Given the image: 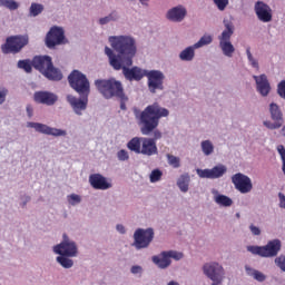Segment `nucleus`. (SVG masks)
<instances>
[{"label": "nucleus", "instance_id": "nucleus-51", "mask_svg": "<svg viewBox=\"0 0 285 285\" xmlns=\"http://www.w3.org/2000/svg\"><path fill=\"white\" fill-rule=\"evenodd\" d=\"M26 110H27L28 117H32V112H33L32 106L28 105Z\"/></svg>", "mask_w": 285, "mask_h": 285}, {"label": "nucleus", "instance_id": "nucleus-30", "mask_svg": "<svg viewBox=\"0 0 285 285\" xmlns=\"http://www.w3.org/2000/svg\"><path fill=\"white\" fill-rule=\"evenodd\" d=\"M17 66L20 70H24L28 73L32 72V68H35L30 59L19 60Z\"/></svg>", "mask_w": 285, "mask_h": 285}, {"label": "nucleus", "instance_id": "nucleus-52", "mask_svg": "<svg viewBox=\"0 0 285 285\" xmlns=\"http://www.w3.org/2000/svg\"><path fill=\"white\" fill-rule=\"evenodd\" d=\"M117 230L118 233H121L124 235V233H126V227H124V225H117Z\"/></svg>", "mask_w": 285, "mask_h": 285}, {"label": "nucleus", "instance_id": "nucleus-2", "mask_svg": "<svg viewBox=\"0 0 285 285\" xmlns=\"http://www.w3.org/2000/svg\"><path fill=\"white\" fill-rule=\"evenodd\" d=\"M109 43L115 52L118 53L117 59L125 66H132V59L137 55V46L135 39L128 36H111L109 37Z\"/></svg>", "mask_w": 285, "mask_h": 285}, {"label": "nucleus", "instance_id": "nucleus-28", "mask_svg": "<svg viewBox=\"0 0 285 285\" xmlns=\"http://www.w3.org/2000/svg\"><path fill=\"white\" fill-rule=\"evenodd\" d=\"M190 184V176L188 174L181 175L177 180V186L181 193H188V185Z\"/></svg>", "mask_w": 285, "mask_h": 285}, {"label": "nucleus", "instance_id": "nucleus-53", "mask_svg": "<svg viewBox=\"0 0 285 285\" xmlns=\"http://www.w3.org/2000/svg\"><path fill=\"white\" fill-rule=\"evenodd\" d=\"M282 161H283L282 170H283V173H284V175H285V160H282Z\"/></svg>", "mask_w": 285, "mask_h": 285}, {"label": "nucleus", "instance_id": "nucleus-41", "mask_svg": "<svg viewBox=\"0 0 285 285\" xmlns=\"http://www.w3.org/2000/svg\"><path fill=\"white\" fill-rule=\"evenodd\" d=\"M167 255L169 259H176V262H179V259H184V253L181 252L168 250Z\"/></svg>", "mask_w": 285, "mask_h": 285}, {"label": "nucleus", "instance_id": "nucleus-17", "mask_svg": "<svg viewBox=\"0 0 285 285\" xmlns=\"http://www.w3.org/2000/svg\"><path fill=\"white\" fill-rule=\"evenodd\" d=\"M232 184H234L236 190L242 193V195H246L253 190V181L250 180V177L242 173L235 174L232 177Z\"/></svg>", "mask_w": 285, "mask_h": 285}, {"label": "nucleus", "instance_id": "nucleus-34", "mask_svg": "<svg viewBox=\"0 0 285 285\" xmlns=\"http://www.w3.org/2000/svg\"><path fill=\"white\" fill-rule=\"evenodd\" d=\"M57 262L59 265L62 266V268H72L73 262L70 258H67L66 256H58Z\"/></svg>", "mask_w": 285, "mask_h": 285}, {"label": "nucleus", "instance_id": "nucleus-32", "mask_svg": "<svg viewBox=\"0 0 285 285\" xmlns=\"http://www.w3.org/2000/svg\"><path fill=\"white\" fill-rule=\"evenodd\" d=\"M200 146H202V150H203L204 155H206V156L213 155V153L215 150V146H213V142L210 140L202 141Z\"/></svg>", "mask_w": 285, "mask_h": 285}, {"label": "nucleus", "instance_id": "nucleus-8", "mask_svg": "<svg viewBox=\"0 0 285 285\" xmlns=\"http://www.w3.org/2000/svg\"><path fill=\"white\" fill-rule=\"evenodd\" d=\"M224 26L225 30L218 37L219 46L225 57H233V53L235 52V47L230 42V38L235 32V27L233 26V22L228 20H224Z\"/></svg>", "mask_w": 285, "mask_h": 285}, {"label": "nucleus", "instance_id": "nucleus-21", "mask_svg": "<svg viewBox=\"0 0 285 285\" xmlns=\"http://www.w3.org/2000/svg\"><path fill=\"white\" fill-rule=\"evenodd\" d=\"M89 184L95 190H108L112 188V184L101 174H91L89 176Z\"/></svg>", "mask_w": 285, "mask_h": 285}, {"label": "nucleus", "instance_id": "nucleus-13", "mask_svg": "<svg viewBox=\"0 0 285 285\" xmlns=\"http://www.w3.org/2000/svg\"><path fill=\"white\" fill-rule=\"evenodd\" d=\"M203 271L212 279V285H220L224 282V267L218 263H207L203 266Z\"/></svg>", "mask_w": 285, "mask_h": 285}, {"label": "nucleus", "instance_id": "nucleus-1", "mask_svg": "<svg viewBox=\"0 0 285 285\" xmlns=\"http://www.w3.org/2000/svg\"><path fill=\"white\" fill-rule=\"evenodd\" d=\"M168 115H170L168 109L163 108L157 102L148 105L142 111L134 108V116L140 128L141 135H150L154 132V138L151 139H155V141L161 139V131L157 130L159 127V119H161V117H168Z\"/></svg>", "mask_w": 285, "mask_h": 285}, {"label": "nucleus", "instance_id": "nucleus-31", "mask_svg": "<svg viewBox=\"0 0 285 285\" xmlns=\"http://www.w3.org/2000/svg\"><path fill=\"white\" fill-rule=\"evenodd\" d=\"M213 43V36L210 35H204L198 42L194 45V48H204V46H208Z\"/></svg>", "mask_w": 285, "mask_h": 285}, {"label": "nucleus", "instance_id": "nucleus-48", "mask_svg": "<svg viewBox=\"0 0 285 285\" xmlns=\"http://www.w3.org/2000/svg\"><path fill=\"white\" fill-rule=\"evenodd\" d=\"M249 229H250V233L254 235H262V229H259V227H257L255 225H250Z\"/></svg>", "mask_w": 285, "mask_h": 285}, {"label": "nucleus", "instance_id": "nucleus-33", "mask_svg": "<svg viewBox=\"0 0 285 285\" xmlns=\"http://www.w3.org/2000/svg\"><path fill=\"white\" fill-rule=\"evenodd\" d=\"M0 6L8 10H19V2L14 0H0Z\"/></svg>", "mask_w": 285, "mask_h": 285}, {"label": "nucleus", "instance_id": "nucleus-43", "mask_svg": "<svg viewBox=\"0 0 285 285\" xmlns=\"http://www.w3.org/2000/svg\"><path fill=\"white\" fill-rule=\"evenodd\" d=\"M117 157H118L119 161H128V159H130L128 151H126L125 149L119 150L117 153Z\"/></svg>", "mask_w": 285, "mask_h": 285}, {"label": "nucleus", "instance_id": "nucleus-36", "mask_svg": "<svg viewBox=\"0 0 285 285\" xmlns=\"http://www.w3.org/2000/svg\"><path fill=\"white\" fill-rule=\"evenodd\" d=\"M167 161L173 168H179L181 166V160L179 157L173 156L170 154H167Z\"/></svg>", "mask_w": 285, "mask_h": 285}, {"label": "nucleus", "instance_id": "nucleus-25", "mask_svg": "<svg viewBox=\"0 0 285 285\" xmlns=\"http://www.w3.org/2000/svg\"><path fill=\"white\" fill-rule=\"evenodd\" d=\"M187 14H188V11L186 10V7L179 4L168 10L167 19L176 23H181V21L186 19Z\"/></svg>", "mask_w": 285, "mask_h": 285}, {"label": "nucleus", "instance_id": "nucleus-37", "mask_svg": "<svg viewBox=\"0 0 285 285\" xmlns=\"http://www.w3.org/2000/svg\"><path fill=\"white\" fill-rule=\"evenodd\" d=\"M246 55L252 68H256V70H259V62L257 61V59H254L253 53L250 52V47L246 48Z\"/></svg>", "mask_w": 285, "mask_h": 285}, {"label": "nucleus", "instance_id": "nucleus-40", "mask_svg": "<svg viewBox=\"0 0 285 285\" xmlns=\"http://www.w3.org/2000/svg\"><path fill=\"white\" fill-rule=\"evenodd\" d=\"M67 199L71 206H77V204H81V196L77 194L69 195Z\"/></svg>", "mask_w": 285, "mask_h": 285}, {"label": "nucleus", "instance_id": "nucleus-38", "mask_svg": "<svg viewBox=\"0 0 285 285\" xmlns=\"http://www.w3.org/2000/svg\"><path fill=\"white\" fill-rule=\"evenodd\" d=\"M117 12H111L109 16L99 19L100 26H106V23H110V21H116Z\"/></svg>", "mask_w": 285, "mask_h": 285}, {"label": "nucleus", "instance_id": "nucleus-42", "mask_svg": "<svg viewBox=\"0 0 285 285\" xmlns=\"http://www.w3.org/2000/svg\"><path fill=\"white\" fill-rule=\"evenodd\" d=\"M215 6L220 10V12H224L226 8H228V0H213Z\"/></svg>", "mask_w": 285, "mask_h": 285}, {"label": "nucleus", "instance_id": "nucleus-24", "mask_svg": "<svg viewBox=\"0 0 285 285\" xmlns=\"http://www.w3.org/2000/svg\"><path fill=\"white\" fill-rule=\"evenodd\" d=\"M256 81V90L262 95V97H268L271 92V82H268V77L263 73L261 76H253Z\"/></svg>", "mask_w": 285, "mask_h": 285}, {"label": "nucleus", "instance_id": "nucleus-14", "mask_svg": "<svg viewBox=\"0 0 285 285\" xmlns=\"http://www.w3.org/2000/svg\"><path fill=\"white\" fill-rule=\"evenodd\" d=\"M145 77H147L148 79L147 83L149 92H153V95H155L157 90H164V79H166L164 72L159 70H146Z\"/></svg>", "mask_w": 285, "mask_h": 285}, {"label": "nucleus", "instance_id": "nucleus-19", "mask_svg": "<svg viewBox=\"0 0 285 285\" xmlns=\"http://www.w3.org/2000/svg\"><path fill=\"white\" fill-rule=\"evenodd\" d=\"M227 170L226 165H217L212 169H197L196 173L200 179H219Z\"/></svg>", "mask_w": 285, "mask_h": 285}, {"label": "nucleus", "instance_id": "nucleus-11", "mask_svg": "<svg viewBox=\"0 0 285 285\" xmlns=\"http://www.w3.org/2000/svg\"><path fill=\"white\" fill-rule=\"evenodd\" d=\"M269 115L271 120H265L263 124L265 128H268V130H278V128H282L284 126V114L282 112V109H279V106L275 102H272L269 105Z\"/></svg>", "mask_w": 285, "mask_h": 285}, {"label": "nucleus", "instance_id": "nucleus-4", "mask_svg": "<svg viewBox=\"0 0 285 285\" xmlns=\"http://www.w3.org/2000/svg\"><path fill=\"white\" fill-rule=\"evenodd\" d=\"M95 86L105 97V99H112V97L119 99L120 109L126 110V102L128 101V96H126V94L124 92V86L120 81L115 79L96 80Z\"/></svg>", "mask_w": 285, "mask_h": 285}, {"label": "nucleus", "instance_id": "nucleus-46", "mask_svg": "<svg viewBox=\"0 0 285 285\" xmlns=\"http://www.w3.org/2000/svg\"><path fill=\"white\" fill-rule=\"evenodd\" d=\"M277 266L285 272V257L281 256L275 259Z\"/></svg>", "mask_w": 285, "mask_h": 285}, {"label": "nucleus", "instance_id": "nucleus-47", "mask_svg": "<svg viewBox=\"0 0 285 285\" xmlns=\"http://www.w3.org/2000/svg\"><path fill=\"white\" fill-rule=\"evenodd\" d=\"M277 153L281 155V159L285 160V148H284V145H278L277 146Z\"/></svg>", "mask_w": 285, "mask_h": 285}, {"label": "nucleus", "instance_id": "nucleus-5", "mask_svg": "<svg viewBox=\"0 0 285 285\" xmlns=\"http://www.w3.org/2000/svg\"><path fill=\"white\" fill-rule=\"evenodd\" d=\"M32 66L35 70L40 71L50 81H61L63 79L61 70L55 68L50 56H35Z\"/></svg>", "mask_w": 285, "mask_h": 285}, {"label": "nucleus", "instance_id": "nucleus-35", "mask_svg": "<svg viewBox=\"0 0 285 285\" xmlns=\"http://www.w3.org/2000/svg\"><path fill=\"white\" fill-rule=\"evenodd\" d=\"M43 12V4H39V3H31L30 7V14L31 17H39V14H41Z\"/></svg>", "mask_w": 285, "mask_h": 285}, {"label": "nucleus", "instance_id": "nucleus-45", "mask_svg": "<svg viewBox=\"0 0 285 285\" xmlns=\"http://www.w3.org/2000/svg\"><path fill=\"white\" fill-rule=\"evenodd\" d=\"M6 97H8V89L0 87V106L6 104Z\"/></svg>", "mask_w": 285, "mask_h": 285}, {"label": "nucleus", "instance_id": "nucleus-20", "mask_svg": "<svg viewBox=\"0 0 285 285\" xmlns=\"http://www.w3.org/2000/svg\"><path fill=\"white\" fill-rule=\"evenodd\" d=\"M255 12H256L257 19L263 23H268L273 21V9H271L268 4L262 1H257L255 3Z\"/></svg>", "mask_w": 285, "mask_h": 285}, {"label": "nucleus", "instance_id": "nucleus-23", "mask_svg": "<svg viewBox=\"0 0 285 285\" xmlns=\"http://www.w3.org/2000/svg\"><path fill=\"white\" fill-rule=\"evenodd\" d=\"M81 99L76 98L75 96H67V100L70 106L73 108L76 115H81V110L88 108V96L79 95Z\"/></svg>", "mask_w": 285, "mask_h": 285}, {"label": "nucleus", "instance_id": "nucleus-3", "mask_svg": "<svg viewBox=\"0 0 285 285\" xmlns=\"http://www.w3.org/2000/svg\"><path fill=\"white\" fill-rule=\"evenodd\" d=\"M105 55L108 57L109 65L114 70H122V75L127 81H141L146 77V70L139 67L130 68V66L125 65L117 58V55H115V51L110 47H105Z\"/></svg>", "mask_w": 285, "mask_h": 285}, {"label": "nucleus", "instance_id": "nucleus-29", "mask_svg": "<svg viewBox=\"0 0 285 285\" xmlns=\"http://www.w3.org/2000/svg\"><path fill=\"white\" fill-rule=\"evenodd\" d=\"M214 200L218 206H224L225 208L233 206V199L226 195L218 194L215 196Z\"/></svg>", "mask_w": 285, "mask_h": 285}, {"label": "nucleus", "instance_id": "nucleus-50", "mask_svg": "<svg viewBox=\"0 0 285 285\" xmlns=\"http://www.w3.org/2000/svg\"><path fill=\"white\" fill-rule=\"evenodd\" d=\"M131 273L134 274V275H137L138 273H141V266H132L131 267Z\"/></svg>", "mask_w": 285, "mask_h": 285}, {"label": "nucleus", "instance_id": "nucleus-12", "mask_svg": "<svg viewBox=\"0 0 285 285\" xmlns=\"http://www.w3.org/2000/svg\"><path fill=\"white\" fill-rule=\"evenodd\" d=\"M154 238L155 232L153 228H138L134 234V246L137 248V250H141V248H148Z\"/></svg>", "mask_w": 285, "mask_h": 285}, {"label": "nucleus", "instance_id": "nucleus-15", "mask_svg": "<svg viewBox=\"0 0 285 285\" xmlns=\"http://www.w3.org/2000/svg\"><path fill=\"white\" fill-rule=\"evenodd\" d=\"M56 255L62 257H76L77 256V244L68 238V235L63 234V242L53 247Z\"/></svg>", "mask_w": 285, "mask_h": 285}, {"label": "nucleus", "instance_id": "nucleus-22", "mask_svg": "<svg viewBox=\"0 0 285 285\" xmlns=\"http://www.w3.org/2000/svg\"><path fill=\"white\" fill-rule=\"evenodd\" d=\"M36 104H42L45 106H55L57 104V95L49 91H36L33 95Z\"/></svg>", "mask_w": 285, "mask_h": 285}, {"label": "nucleus", "instance_id": "nucleus-16", "mask_svg": "<svg viewBox=\"0 0 285 285\" xmlns=\"http://www.w3.org/2000/svg\"><path fill=\"white\" fill-rule=\"evenodd\" d=\"M66 43V33L60 27H52L46 36L47 48H55Z\"/></svg>", "mask_w": 285, "mask_h": 285}, {"label": "nucleus", "instance_id": "nucleus-9", "mask_svg": "<svg viewBox=\"0 0 285 285\" xmlns=\"http://www.w3.org/2000/svg\"><path fill=\"white\" fill-rule=\"evenodd\" d=\"M281 249L282 242L279 239L271 240L265 246H247L248 253L258 255L259 257H276Z\"/></svg>", "mask_w": 285, "mask_h": 285}, {"label": "nucleus", "instance_id": "nucleus-10", "mask_svg": "<svg viewBox=\"0 0 285 285\" xmlns=\"http://www.w3.org/2000/svg\"><path fill=\"white\" fill-rule=\"evenodd\" d=\"M29 41L28 36H11L7 38L6 43L2 46V52L3 55H19L28 46Z\"/></svg>", "mask_w": 285, "mask_h": 285}, {"label": "nucleus", "instance_id": "nucleus-44", "mask_svg": "<svg viewBox=\"0 0 285 285\" xmlns=\"http://www.w3.org/2000/svg\"><path fill=\"white\" fill-rule=\"evenodd\" d=\"M252 275L254 279H256L257 282H264L266 279V276L257 269H254Z\"/></svg>", "mask_w": 285, "mask_h": 285}, {"label": "nucleus", "instance_id": "nucleus-18", "mask_svg": "<svg viewBox=\"0 0 285 285\" xmlns=\"http://www.w3.org/2000/svg\"><path fill=\"white\" fill-rule=\"evenodd\" d=\"M27 126L28 128H35L36 132H41V135H51V137H66L68 135L63 129L52 128L41 122H28Z\"/></svg>", "mask_w": 285, "mask_h": 285}, {"label": "nucleus", "instance_id": "nucleus-7", "mask_svg": "<svg viewBox=\"0 0 285 285\" xmlns=\"http://www.w3.org/2000/svg\"><path fill=\"white\" fill-rule=\"evenodd\" d=\"M68 81L70 87L77 91L78 95H86V97L90 95V81H88V78L81 71L73 70L68 76Z\"/></svg>", "mask_w": 285, "mask_h": 285}, {"label": "nucleus", "instance_id": "nucleus-49", "mask_svg": "<svg viewBox=\"0 0 285 285\" xmlns=\"http://www.w3.org/2000/svg\"><path fill=\"white\" fill-rule=\"evenodd\" d=\"M278 199H279V207L285 208V195L283 193L278 194Z\"/></svg>", "mask_w": 285, "mask_h": 285}, {"label": "nucleus", "instance_id": "nucleus-27", "mask_svg": "<svg viewBox=\"0 0 285 285\" xmlns=\"http://www.w3.org/2000/svg\"><path fill=\"white\" fill-rule=\"evenodd\" d=\"M197 48H195V46L193 47H187L185 50H183L179 53V59L181 61H193V59H195V50Z\"/></svg>", "mask_w": 285, "mask_h": 285}, {"label": "nucleus", "instance_id": "nucleus-6", "mask_svg": "<svg viewBox=\"0 0 285 285\" xmlns=\"http://www.w3.org/2000/svg\"><path fill=\"white\" fill-rule=\"evenodd\" d=\"M127 148L131 153H136V155H144L145 157L159 155L157 141L153 138L134 137L127 142Z\"/></svg>", "mask_w": 285, "mask_h": 285}, {"label": "nucleus", "instance_id": "nucleus-26", "mask_svg": "<svg viewBox=\"0 0 285 285\" xmlns=\"http://www.w3.org/2000/svg\"><path fill=\"white\" fill-rule=\"evenodd\" d=\"M153 262L158 268H168L171 264L168 252H161L159 256H153Z\"/></svg>", "mask_w": 285, "mask_h": 285}, {"label": "nucleus", "instance_id": "nucleus-39", "mask_svg": "<svg viewBox=\"0 0 285 285\" xmlns=\"http://www.w3.org/2000/svg\"><path fill=\"white\" fill-rule=\"evenodd\" d=\"M163 175H164V173H161V170L154 169L151 171V174H150V181H151V184H156V181H160Z\"/></svg>", "mask_w": 285, "mask_h": 285}]
</instances>
